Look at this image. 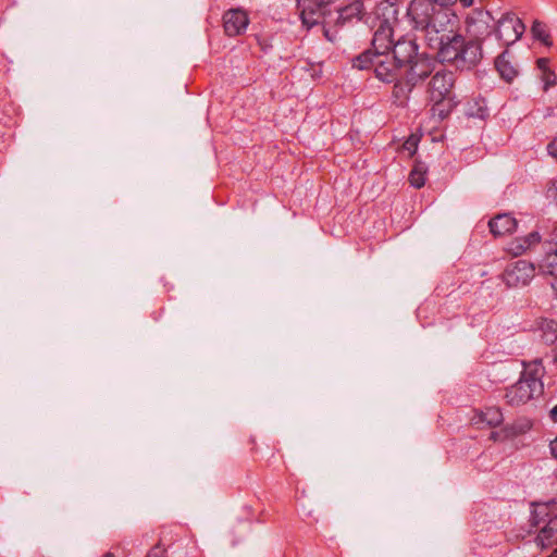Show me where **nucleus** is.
Listing matches in <instances>:
<instances>
[{
	"mask_svg": "<svg viewBox=\"0 0 557 557\" xmlns=\"http://www.w3.org/2000/svg\"><path fill=\"white\" fill-rule=\"evenodd\" d=\"M455 74L447 70L435 72L428 84V96L432 102V113L441 120L445 119L456 107L454 92Z\"/></svg>",
	"mask_w": 557,
	"mask_h": 557,
	"instance_id": "1",
	"label": "nucleus"
},
{
	"mask_svg": "<svg viewBox=\"0 0 557 557\" xmlns=\"http://www.w3.org/2000/svg\"><path fill=\"white\" fill-rule=\"evenodd\" d=\"M529 531L537 533L535 543L541 548H545L557 540V513L555 504H534L530 517Z\"/></svg>",
	"mask_w": 557,
	"mask_h": 557,
	"instance_id": "2",
	"label": "nucleus"
},
{
	"mask_svg": "<svg viewBox=\"0 0 557 557\" xmlns=\"http://www.w3.org/2000/svg\"><path fill=\"white\" fill-rule=\"evenodd\" d=\"M354 67L367 70L373 67L376 78L384 83H393L401 76V66L388 53L364 51L354 60Z\"/></svg>",
	"mask_w": 557,
	"mask_h": 557,
	"instance_id": "3",
	"label": "nucleus"
},
{
	"mask_svg": "<svg viewBox=\"0 0 557 557\" xmlns=\"http://www.w3.org/2000/svg\"><path fill=\"white\" fill-rule=\"evenodd\" d=\"M458 29V16L449 8H438L433 21L424 28L429 47L442 45Z\"/></svg>",
	"mask_w": 557,
	"mask_h": 557,
	"instance_id": "4",
	"label": "nucleus"
},
{
	"mask_svg": "<svg viewBox=\"0 0 557 557\" xmlns=\"http://www.w3.org/2000/svg\"><path fill=\"white\" fill-rule=\"evenodd\" d=\"M524 30V24L515 13H505L494 28L495 37L499 42L498 47L508 49L521 38Z\"/></svg>",
	"mask_w": 557,
	"mask_h": 557,
	"instance_id": "5",
	"label": "nucleus"
},
{
	"mask_svg": "<svg viewBox=\"0 0 557 557\" xmlns=\"http://www.w3.org/2000/svg\"><path fill=\"white\" fill-rule=\"evenodd\" d=\"M543 388L542 381L520 377L516 384L506 389L505 399L510 406H521L541 396Z\"/></svg>",
	"mask_w": 557,
	"mask_h": 557,
	"instance_id": "6",
	"label": "nucleus"
},
{
	"mask_svg": "<svg viewBox=\"0 0 557 557\" xmlns=\"http://www.w3.org/2000/svg\"><path fill=\"white\" fill-rule=\"evenodd\" d=\"M535 275V267L527 260L513 261L505 268L503 281L508 287H522L528 285Z\"/></svg>",
	"mask_w": 557,
	"mask_h": 557,
	"instance_id": "7",
	"label": "nucleus"
},
{
	"mask_svg": "<svg viewBox=\"0 0 557 557\" xmlns=\"http://www.w3.org/2000/svg\"><path fill=\"white\" fill-rule=\"evenodd\" d=\"M492 21L491 13L484 10H474L469 14L466 20V32L470 39L483 44L492 35Z\"/></svg>",
	"mask_w": 557,
	"mask_h": 557,
	"instance_id": "8",
	"label": "nucleus"
},
{
	"mask_svg": "<svg viewBox=\"0 0 557 557\" xmlns=\"http://www.w3.org/2000/svg\"><path fill=\"white\" fill-rule=\"evenodd\" d=\"M438 8L431 0H411L407 8V15L416 28H424L430 25L437 13Z\"/></svg>",
	"mask_w": 557,
	"mask_h": 557,
	"instance_id": "9",
	"label": "nucleus"
},
{
	"mask_svg": "<svg viewBox=\"0 0 557 557\" xmlns=\"http://www.w3.org/2000/svg\"><path fill=\"white\" fill-rule=\"evenodd\" d=\"M433 60L419 54L417 58L412 60V62L406 64L401 69V77L411 82V84L417 85L420 81L430 76L434 71Z\"/></svg>",
	"mask_w": 557,
	"mask_h": 557,
	"instance_id": "10",
	"label": "nucleus"
},
{
	"mask_svg": "<svg viewBox=\"0 0 557 557\" xmlns=\"http://www.w3.org/2000/svg\"><path fill=\"white\" fill-rule=\"evenodd\" d=\"M302 24L309 29L321 23L324 8L334 0H297Z\"/></svg>",
	"mask_w": 557,
	"mask_h": 557,
	"instance_id": "11",
	"label": "nucleus"
},
{
	"mask_svg": "<svg viewBox=\"0 0 557 557\" xmlns=\"http://www.w3.org/2000/svg\"><path fill=\"white\" fill-rule=\"evenodd\" d=\"M223 28L228 37L244 34L249 25L248 13L239 8L230 9L223 14Z\"/></svg>",
	"mask_w": 557,
	"mask_h": 557,
	"instance_id": "12",
	"label": "nucleus"
},
{
	"mask_svg": "<svg viewBox=\"0 0 557 557\" xmlns=\"http://www.w3.org/2000/svg\"><path fill=\"white\" fill-rule=\"evenodd\" d=\"M465 42V38L455 32L448 39H443L442 45L431 46L430 48L436 52L442 62L456 63L458 55Z\"/></svg>",
	"mask_w": 557,
	"mask_h": 557,
	"instance_id": "13",
	"label": "nucleus"
},
{
	"mask_svg": "<svg viewBox=\"0 0 557 557\" xmlns=\"http://www.w3.org/2000/svg\"><path fill=\"white\" fill-rule=\"evenodd\" d=\"M483 58L482 42L470 39L463 42L455 65L460 69H472Z\"/></svg>",
	"mask_w": 557,
	"mask_h": 557,
	"instance_id": "14",
	"label": "nucleus"
},
{
	"mask_svg": "<svg viewBox=\"0 0 557 557\" xmlns=\"http://www.w3.org/2000/svg\"><path fill=\"white\" fill-rule=\"evenodd\" d=\"M398 0H382L375 9L377 23L395 28L398 25Z\"/></svg>",
	"mask_w": 557,
	"mask_h": 557,
	"instance_id": "15",
	"label": "nucleus"
},
{
	"mask_svg": "<svg viewBox=\"0 0 557 557\" xmlns=\"http://www.w3.org/2000/svg\"><path fill=\"white\" fill-rule=\"evenodd\" d=\"M419 55L418 46L411 39H398L393 45V55H391L401 67L412 62Z\"/></svg>",
	"mask_w": 557,
	"mask_h": 557,
	"instance_id": "16",
	"label": "nucleus"
},
{
	"mask_svg": "<svg viewBox=\"0 0 557 557\" xmlns=\"http://www.w3.org/2000/svg\"><path fill=\"white\" fill-rule=\"evenodd\" d=\"M503 412L498 407L491 406L483 410L476 411L471 419L472 423L478 428H496L503 423Z\"/></svg>",
	"mask_w": 557,
	"mask_h": 557,
	"instance_id": "17",
	"label": "nucleus"
},
{
	"mask_svg": "<svg viewBox=\"0 0 557 557\" xmlns=\"http://www.w3.org/2000/svg\"><path fill=\"white\" fill-rule=\"evenodd\" d=\"M394 33L395 27L377 24L372 39V46L374 48V51L372 52L387 53L394 45Z\"/></svg>",
	"mask_w": 557,
	"mask_h": 557,
	"instance_id": "18",
	"label": "nucleus"
},
{
	"mask_svg": "<svg viewBox=\"0 0 557 557\" xmlns=\"http://www.w3.org/2000/svg\"><path fill=\"white\" fill-rule=\"evenodd\" d=\"M488 227L495 237L510 235L517 227V220L510 214H497L490 220Z\"/></svg>",
	"mask_w": 557,
	"mask_h": 557,
	"instance_id": "19",
	"label": "nucleus"
},
{
	"mask_svg": "<svg viewBox=\"0 0 557 557\" xmlns=\"http://www.w3.org/2000/svg\"><path fill=\"white\" fill-rule=\"evenodd\" d=\"M495 67L503 79L510 83L517 75L518 70L510 60V53L508 49H505L495 60Z\"/></svg>",
	"mask_w": 557,
	"mask_h": 557,
	"instance_id": "20",
	"label": "nucleus"
},
{
	"mask_svg": "<svg viewBox=\"0 0 557 557\" xmlns=\"http://www.w3.org/2000/svg\"><path fill=\"white\" fill-rule=\"evenodd\" d=\"M393 98L395 103L398 106H405L409 99V96L416 85L408 82V79L399 76L394 81Z\"/></svg>",
	"mask_w": 557,
	"mask_h": 557,
	"instance_id": "21",
	"label": "nucleus"
},
{
	"mask_svg": "<svg viewBox=\"0 0 557 557\" xmlns=\"http://www.w3.org/2000/svg\"><path fill=\"white\" fill-rule=\"evenodd\" d=\"M539 329L542 333V339L546 344H554L557 341V321L542 319L539 323Z\"/></svg>",
	"mask_w": 557,
	"mask_h": 557,
	"instance_id": "22",
	"label": "nucleus"
},
{
	"mask_svg": "<svg viewBox=\"0 0 557 557\" xmlns=\"http://www.w3.org/2000/svg\"><path fill=\"white\" fill-rule=\"evenodd\" d=\"M531 34L535 40L541 41L544 46L553 45L548 27L545 23L535 20L531 26Z\"/></svg>",
	"mask_w": 557,
	"mask_h": 557,
	"instance_id": "23",
	"label": "nucleus"
},
{
	"mask_svg": "<svg viewBox=\"0 0 557 557\" xmlns=\"http://www.w3.org/2000/svg\"><path fill=\"white\" fill-rule=\"evenodd\" d=\"M426 166L422 162H416L409 174V182L416 188H421L425 184Z\"/></svg>",
	"mask_w": 557,
	"mask_h": 557,
	"instance_id": "24",
	"label": "nucleus"
},
{
	"mask_svg": "<svg viewBox=\"0 0 557 557\" xmlns=\"http://www.w3.org/2000/svg\"><path fill=\"white\" fill-rule=\"evenodd\" d=\"M544 373V368L542 366L541 359H535L529 363H524V370L521 374V377L527 380H537L541 381V377Z\"/></svg>",
	"mask_w": 557,
	"mask_h": 557,
	"instance_id": "25",
	"label": "nucleus"
},
{
	"mask_svg": "<svg viewBox=\"0 0 557 557\" xmlns=\"http://www.w3.org/2000/svg\"><path fill=\"white\" fill-rule=\"evenodd\" d=\"M541 240V236L537 232H532L525 237L518 238V243L525 242L527 245H516L515 247H510L509 251L513 255H521L528 249H530L532 246L539 244Z\"/></svg>",
	"mask_w": 557,
	"mask_h": 557,
	"instance_id": "26",
	"label": "nucleus"
},
{
	"mask_svg": "<svg viewBox=\"0 0 557 557\" xmlns=\"http://www.w3.org/2000/svg\"><path fill=\"white\" fill-rule=\"evenodd\" d=\"M541 268L544 273L557 277V249L553 252H548L544 257Z\"/></svg>",
	"mask_w": 557,
	"mask_h": 557,
	"instance_id": "27",
	"label": "nucleus"
},
{
	"mask_svg": "<svg viewBox=\"0 0 557 557\" xmlns=\"http://www.w3.org/2000/svg\"><path fill=\"white\" fill-rule=\"evenodd\" d=\"M361 10H362V3H360L359 1H356V2L351 3L350 5L344 8L341 11V16L344 18H347V17H351L354 15H359L361 13Z\"/></svg>",
	"mask_w": 557,
	"mask_h": 557,
	"instance_id": "28",
	"label": "nucleus"
},
{
	"mask_svg": "<svg viewBox=\"0 0 557 557\" xmlns=\"http://www.w3.org/2000/svg\"><path fill=\"white\" fill-rule=\"evenodd\" d=\"M541 81L543 82V90L547 91L548 88L556 85L557 76L554 71L549 70L541 74Z\"/></svg>",
	"mask_w": 557,
	"mask_h": 557,
	"instance_id": "29",
	"label": "nucleus"
},
{
	"mask_svg": "<svg viewBox=\"0 0 557 557\" xmlns=\"http://www.w3.org/2000/svg\"><path fill=\"white\" fill-rule=\"evenodd\" d=\"M418 137L411 135L404 144L403 150L408 151L409 157H412L418 149Z\"/></svg>",
	"mask_w": 557,
	"mask_h": 557,
	"instance_id": "30",
	"label": "nucleus"
},
{
	"mask_svg": "<svg viewBox=\"0 0 557 557\" xmlns=\"http://www.w3.org/2000/svg\"><path fill=\"white\" fill-rule=\"evenodd\" d=\"M166 549L160 543L156 544L146 557H165Z\"/></svg>",
	"mask_w": 557,
	"mask_h": 557,
	"instance_id": "31",
	"label": "nucleus"
},
{
	"mask_svg": "<svg viewBox=\"0 0 557 557\" xmlns=\"http://www.w3.org/2000/svg\"><path fill=\"white\" fill-rule=\"evenodd\" d=\"M536 64H537L539 70L541 71V74L550 70L549 69V60L546 58L539 59Z\"/></svg>",
	"mask_w": 557,
	"mask_h": 557,
	"instance_id": "32",
	"label": "nucleus"
},
{
	"mask_svg": "<svg viewBox=\"0 0 557 557\" xmlns=\"http://www.w3.org/2000/svg\"><path fill=\"white\" fill-rule=\"evenodd\" d=\"M547 150L549 154L557 160V138H555L550 144H548Z\"/></svg>",
	"mask_w": 557,
	"mask_h": 557,
	"instance_id": "33",
	"label": "nucleus"
},
{
	"mask_svg": "<svg viewBox=\"0 0 557 557\" xmlns=\"http://www.w3.org/2000/svg\"><path fill=\"white\" fill-rule=\"evenodd\" d=\"M437 8H448V5L454 4L455 0H431Z\"/></svg>",
	"mask_w": 557,
	"mask_h": 557,
	"instance_id": "34",
	"label": "nucleus"
},
{
	"mask_svg": "<svg viewBox=\"0 0 557 557\" xmlns=\"http://www.w3.org/2000/svg\"><path fill=\"white\" fill-rule=\"evenodd\" d=\"M550 451L553 457L557 459V437L550 442Z\"/></svg>",
	"mask_w": 557,
	"mask_h": 557,
	"instance_id": "35",
	"label": "nucleus"
},
{
	"mask_svg": "<svg viewBox=\"0 0 557 557\" xmlns=\"http://www.w3.org/2000/svg\"><path fill=\"white\" fill-rule=\"evenodd\" d=\"M552 242L557 247V224L554 226V230L552 233Z\"/></svg>",
	"mask_w": 557,
	"mask_h": 557,
	"instance_id": "36",
	"label": "nucleus"
},
{
	"mask_svg": "<svg viewBox=\"0 0 557 557\" xmlns=\"http://www.w3.org/2000/svg\"><path fill=\"white\" fill-rule=\"evenodd\" d=\"M550 417L557 422V405L550 410Z\"/></svg>",
	"mask_w": 557,
	"mask_h": 557,
	"instance_id": "37",
	"label": "nucleus"
},
{
	"mask_svg": "<svg viewBox=\"0 0 557 557\" xmlns=\"http://www.w3.org/2000/svg\"><path fill=\"white\" fill-rule=\"evenodd\" d=\"M490 438H491L492 441H497V438H498V433H497V432H492V433H491V435H490Z\"/></svg>",
	"mask_w": 557,
	"mask_h": 557,
	"instance_id": "38",
	"label": "nucleus"
},
{
	"mask_svg": "<svg viewBox=\"0 0 557 557\" xmlns=\"http://www.w3.org/2000/svg\"><path fill=\"white\" fill-rule=\"evenodd\" d=\"M516 245H527L525 242H521V243H518V238L516 240H513L510 245V247H515Z\"/></svg>",
	"mask_w": 557,
	"mask_h": 557,
	"instance_id": "39",
	"label": "nucleus"
},
{
	"mask_svg": "<svg viewBox=\"0 0 557 557\" xmlns=\"http://www.w3.org/2000/svg\"><path fill=\"white\" fill-rule=\"evenodd\" d=\"M107 557H114V556L110 553H107Z\"/></svg>",
	"mask_w": 557,
	"mask_h": 557,
	"instance_id": "40",
	"label": "nucleus"
},
{
	"mask_svg": "<svg viewBox=\"0 0 557 557\" xmlns=\"http://www.w3.org/2000/svg\"><path fill=\"white\" fill-rule=\"evenodd\" d=\"M554 554H556V557H557V548L555 549Z\"/></svg>",
	"mask_w": 557,
	"mask_h": 557,
	"instance_id": "41",
	"label": "nucleus"
},
{
	"mask_svg": "<svg viewBox=\"0 0 557 557\" xmlns=\"http://www.w3.org/2000/svg\"><path fill=\"white\" fill-rule=\"evenodd\" d=\"M555 361H556V363H557V356L555 357Z\"/></svg>",
	"mask_w": 557,
	"mask_h": 557,
	"instance_id": "42",
	"label": "nucleus"
},
{
	"mask_svg": "<svg viewBox=\"0 0 557 557\" xmlns=\"http://www.w3.org/2000/svg\"><path fill=\"white\" fill-rule=\"evenodd\" d=\"M549 557H554V555L549 556Z\"/></svg>",
	"mask_w": 557,
	"mask_h": 557,
	"instance_id": "43",
	"label": "nucleus"
}]
</instances>
